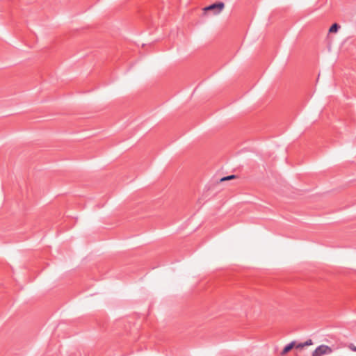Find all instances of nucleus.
Segmentation results:
<instances>
[{"mask_svg":"<svg viewBox=\"0 0 356 356\" xmlns=\"http://www.w3.org/2000/svg\"><path fill=\"white\" fill-rule=\"evenodd\" d=\"M225 8V3L221 1H218L212 3L204 8V11H213V14L216 15L220 13Z\"/></svg>","mask_w":356,"mask_h":356,"instance_id":"nucleus-1","label":"nucleus"},{"mask_svg":"<svg viewBox=\"0 0 356 356\" xmlns=\"http://www.w3.org/2000/svg\"><path fill=\"white\" fill-rule=\"evenodd\" d=\"M332 352V348L326 345H321L318 346L312 353V356H322L323 355L330 354Z\"/></svg>","mask_w":356,"mask_h":356,"instance_id":"nucleus-2","label":"nucleus"},{"mask_svg":"<svg viewBox=\"0 0 356 356\" xmlns=\"http://www.w3.org/2000/svg\"><path fill=\"white\" fill-rule=\"evenodd\" d=\"M296 346V341H291V343H288L286 346H284L283 350L281 352V355H285L287 354L289 351L292 350L293 348H294Z\"/></svg>","mask_w":356,"mask_h":356,"instance_id":"nucleus-3","label":"nucleus"},{"mask_svg":"<svg viewBox=\"0 0 356 356\" xmlns=\"http://www.w3.org/2000/svg\"><path fill=\"white\" fill-rule=\"evenodd\" d=\"M340 26L337 23H334L329 29L330 33H337L339 29Z\"/></svg>","mask_w":356,"mask_h":356,"instance_id":"nucleus-4","label":"nucleus"},{"mask_svg":"<svg viewBox=\"0 0 356 356\" xmlns=\"http://www.w3.org/2000/svg\"><path fill=\"white\" fill-rule=\"evenodd\" d=\"M236 177V175H232L226 176V177H224L221 178L220 179V182L225 181H229V180H232L233 179H235Z\"/></svg>","mask_w":356,"mask_h":356,"instance_id":"nucleus-5","label":"nucleus"},{"mask_svg":"<svg viewBox=\"0 0 356 356\" xmlns=\"http://www.w3.org/2000/svg\"><path fill=\"white\" fill-rule=\"evenodd\" d=\"M313 343L312 339H308L307 341H306L305 342L303 343V346H310Z\"/></svg>","mask_w":356,"mask_h":356,"instance_id":"nucleus-6","label":"nucleus"},{"mask_svg":"<svg viewBox=\"0 0 356 356\" xmlns=\"http://www.w3.org/2000/svg\"><path fill=\"white\" fill-rule=\"evenodd\" d=\"M348 348H349L352 351L356 352V346H354V344L350 343V344L348 346Z\"/></svg>","mask_w":356,"mask_h":356,"instance_id":"nucleus-7","label":"nucleus"},{"mask_svg":"<svg viewBox=\"0 0 356 356\" xmlns=\"http://www.w3.org/2000/svg\"><path fill=\"white\" fill-rule=\"evenodd\" d=\"M295 347L298 349H300V348H304L305 346H303V343H299L298 344L296 343V346Z\"/></svg>","mask_w":356,"mask_h":356,"instance_id":"nucleus-8","label":"nucleus"}]
</instances>
